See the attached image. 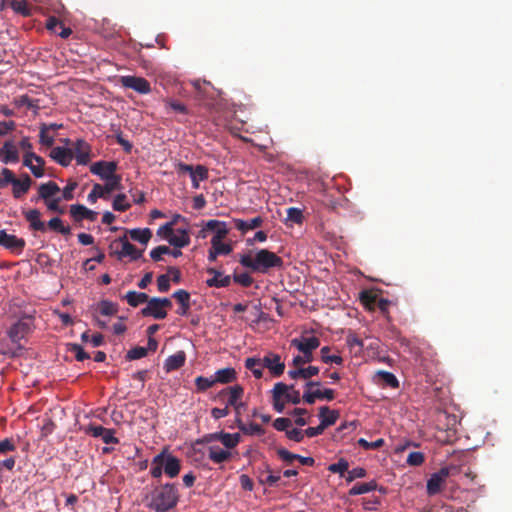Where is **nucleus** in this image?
<instances>
[{"label": "nucleus", "instance_id": "59", "mask_svg": "<svg viewBox=\"0 0 512 512\" xmlns=\"http://www.w3.org/2000/svg\"><path fill=\"white\" fill-rule=\"evenodd\" d=\"M77 182L70 181L62 190V195L60 196L62 200L70 201L74 198V190L77 188Z\"/></svg>", "mask_w": 512, "mask_h": 512}, {"label": "nucleus", "instance_id": "16", "mask_svg": "<svg viewBox=\"0 0 512 512\" xmlns=\"http://www.w3.org/2000/svg\"><path fill=\"white\" fill-rule=\"evenodd\" d=\"M261 366L268 368L276 377L281 376L285 369V364L281 361L280 356L274 353H269L261 359Z\"/></svg>", "mask_w": 512, "mask_h": 512}, {"label": "nucleus", "instance_id": "51", "mask_svg": "<svg viewBox=\"0 0 512 512\" xmlns=\"http://www.w3.org/2000/svg\"><path fill=\"white\" fill-rule=\"evenodd\" d=\"M425 461V455L422 452L414 451L409 453L406 463L409 466L417 467L421 466Z\"/></svg>", "mask_w": 512, "mask_h": 512}, {"label": "nucleus", "instance_id": "56", "mask_svg": "<svg viewBox=\"0 0 512 512\" xmlns=\"http://www.w3.org/2000/svg\"><path fill=\"white\" fill-rule=\"evenodd\" d=\"M15 179L14 173L8 168H2L0 174V188L6 187L8 184L13 183Z\"/></svg>", "mask_w": 512, "mask_h": 512}, {"label": "nucleus", "instance_id": "21", "mask_svg": "<svg viewBox=\"0 0 512 512\" xmlns=\"http://www.w3.org/2000/svg\"><path fill=\"white\" fill-rule=\"evenodd\" d=\"M23 216L25 220L29 223V227L31 230L39 231V232H46L47 226L46 224L41 221V213L37 209H30L27 211H23Z\"/></svg>", "mask_w": 512, "mask_h": 512}, {"label": "nucleus", "instance_id": "32", "mask_svg": "<svg viewBox=\"0 0 512 512\" xmlns=\"http://www.w3.org/2000/svg\"><path fill=\"white\" fill-rule=\"evenodd\" d=\"M186 357L184 352L180 351L174 355L169 356L164 363V368L167 372L181 368L185 363Z\"/></svg>", "mask_w": 512, "mask_h": 512}, {"label": "nucleus", "instance_id": "4", "mask_svg": "<svg viewBox=\"0 0 512 512\" xmlns=\"http://www.w3.org/2000/svg\"><path fill=\"white\" fill-rule=\"evenodd\" d=\"M110 249L112 254L117 256L118 260L129 257L131 261H135L142 256V251L137 250V248L128 241L126 236L114 240L110 245Z\"/></svg>", "mask_w": 512, "mask_h": 512}, {"label": "nucleus", "instance_id": "38", "mask_svg": "<svg viewBox=\"0 0 512 512\" xmlns=\"http://www.w3.org/2000/svg\"><path fill=\"white\" fill-rule=\"evenodd\" d=\"M376 488H377V483L374 480H372L370 482H366V483H357L349 490V495L356 496V495L366 494V493L376 490Z\"/></svg>", "mask_w": 512, "mask_h": 512}, {"label": "nucleus", "instance_id": "1", "mask_svg": "<svg viewBox=\"0 0 512 512\" xmlns=\"http://www.w3.org/2000/svg\"><path fill=\"white\" fill-rule=\"evenodd\" d=\"M239 263L253 272L266 274L271 269H280L283 259L268 249H255L241 254Z\"/></svg>", "mask_w": 512, "mask_h": 512}, {"label": "nucleus", "instance_id": "24", "mask_svg": "<svg viewBox=\"0 0 512 512\" xmlns=\"http://www.w3.org/2000/svg\"><path fill=\"white\" fill-rule=\"evenodd\" d=\"M50 157L61 166L67 167L73 159V152L71 149L58 146L52 149Z\"/></svg>", "mask_w": 512, "mask_h": 512}, {"label": "nucleus", "instance_id": "28", "mask_svg": "<svg viewBox=\"0 0 512 512\" xmlns=\"http://www.w3.org/2000/svg\"><path fill=\"white\" fill-rule=\"evenodd\" d=\"M231 457L229 450H225L219 446L212 445L208 447V458L215 464H221Z\"/></svg>", "mask_w": 512, "mask_h": 512}, {"label": "nucleus", "instance_id": "11", "mask_svg": "<svg viewBox=\"0 0 512 512\" xmlns=\"http://www.w3.org/2000/svg\"><path fill=\"white\" fill-rule=\"evenodd\" d=\"M25 240L18 238L16 235L8 234L6 230H0V246L10 250L13 253H22L25 247Z\"/></svg>", "mask_w": 512, "mask_h": 512}, {"label": "nucleus", "instance_id": "22", "mask_svg": "<svg viewBox=\"0 0 512 512\" xmlns=\"http://www.w3.org/2000/svg\"><path fill=\"white\" fill-rule=\"evenodd\" d=\"M70 214L73 219L77 222H80L84 219H88L90 221H95L97 218V212L88 209L86 206L82 204H73L70 206Z\"/></svg>", "mask_w": 512, "mask_h": 512}, {"label": "nucleus", "instance_id": "14", "mask_svg": "<svg viewBox=\"0 0 512 512\" xmlns=\"http://www.w3.org/2000/svg\"><path fill=\"white\" fill-rule=\"evenodd\" d=\"M206 228L213 232L211 243L223 241L229 233L227 223L220 220H208L206 222Z\"/></svg>", "mask_w": 512, "mask_h": 512}, {"label": "nucleus", "instance_id": "47", "mask_svg": "<svg viewBox=\"0 0 512 512\" xmlns=\"http://www.w3.org/2000/svg\"><path fill=\"white\" fill-rule=\"evenodd\" d=\"M286 221L295 223V224H301L303 222V212L301 209L296 207H290L286 211Z\"/></svg>", "mask_w": 512, "mask_h": 512}, {"label": "nucleus", "instance_id": "5", "mask_svg": "<svg viewBox=\"0 0 512 512\" xmlns=\"http://www.w3.org/2000/svg\"><path fill=\"white\" fill-rule=\"evenodd\" d=\"M34 328V318L31 315H25L10 327L8 336L13 343H18L30 334Z\"/></svg>", "mask_w": 512, "mask_h": 512}, {"label": "nucleus", "instance_id": "50", "mask_svg": "<svg viewBox=\"0 0 512 512\" xmlns=\"http://www.w3.org/2000/svg\"><path fill=\"white\" fill-rule=\"evenodd\" d=\"M164 103H165V107L167 110L171 109L180 114H184V115L188 114V108L184 104H182L176 100L165 99Z\"/></svg>", "mask_w": 512, "mask_h": 512}, {"label": "nucleus", "instance_id": "33", "mask_svg": "<svg viewBox=\"0 0 512 512\" xmlns=\"http://www.w3.org/2000/svg\"><path fill=\"white\" fill-rule=\"evenodd\" d=\"M215 383L227 384L236 379V371L232 367L219 369L214 373Z\"/></svg>", "mask_w": 512, "mask_h": 512}, {"label": "nucleus", "instance_id": "55", "mask_svg": "<svg viewBox=\"0 0 512 512\" xmlns=\"http://www.w3.org/2000/svg\"><path fill=\"white\" fill-rule=\"evenodd\" d=\"M61 201L62 198L60 196H56L54 198L44 201V203L47 207V210L63 214L64 209L60 207Z\"/></svg>", "mask_w": 512, "mask_h": 512}, {"label": "nucleus", "instance_id": "8", "mask_svg": "<svg viewBox=\"0 0 512 512\" xmlns=\"http://www.w3.org/2000/svg\"><path fill=\"white\" fill-rule=\"evenodd\" d=\"M119 82L124 88L132 89L139 94H148L151 92L149 81L143 77L131 75L121 76Z\"/></svg>", "mask_w": 512, "mask_h": 512}, {"label": "nucleus", "instance_id": "61", "mask_svg": "<svg viewBox=\"0 0 512 512\" xmlns=\"http://www.w3.org/2000/svg\"><path fill=\"white\" fill-rule=\"evenodd\" d=\"M147 355V349L145 347H134L130 349L127 353V358L130 360H137L145 357Z\"/></svg>", "mask_w": 512, "mask_h": 512}, {"label": "nucleus", "instance_id": "10", "mask_svg": "<svg viewBox=\"0 0 512 512\" xmlns=\"http://www.w3.org/2000/svg\"><path fill=\"white\" fill-rule=\"evenodd\" d=\"M449 475L450 469L448 467H443L439 471L433 473L427 480V494L429 496L438 494L444 486Z\"/></svg>", "mask_w": 512, "mask_h": 512}, {"label": "nucleus", "instance_id": "41", "mask_svg": "<svg viewBox=\"0 0 512 512\" xmlns=\"http://www.w3.org/2000/svg\"><path fill=\"white\" fill-rule=\"evenodd\" d=\"M190 178H191V181H192V187L194 189H198L199 188V181H203V180L208 178V170H207V168H205L202 165H197L195 167V172L192 173Z\"/></svg>", "mask_w": 512, "mask_h": 512}, {"label": "nucleus", "instance_id": "46", "mask_svg": "<svg viewBox=\"0 0 512 512\" xmlns=\"http://www.w3.org/2000/svg\"><path fill=\"white\" fill-rule=\"evenodd\" d=\"M211 248L219 256H227L233 251V246L230 243H225L224 241L211 243Z\"/></svg>", "mask_w": 512, "mask_h": 512}, {"label": "nucleus", "instance_id": "43", "mask_svg": "<svg viewBox=\"0 0 512 512\" xmlns=\"http://www.w3.org/2000/svg\"><path fill=\"white\" fill-rule=\"evenodd\" d=\"M320 202L324 207L330 210H336L340 206V199L333 197L325 191H323L321 195Z\"/></svg>", "mask_w": 512, "mask_h": 512}, {"label": "nucleus", "instance_id": "25", "mask_svg": "<svg viewBox=\"0 0 512 512\" xmlns=\"http://www.w3.org/2000/svg\"><path fill=\"white\" fill-rule=\"evenodd\" d=\"M38 198H41L43 201L49 200L58 196L61 189L54 181H49L46 183H41L38 186Z\"/></svg>", "mask_w": 512, "mask_h": 512}, {"label": "nucleus", "instance_id": "54", "mask_svg": "<svg viewBox=\"0 0 512 512\" xmlns=\"http://www.w3.org/2000/svg\"><path fill=\"white\" fill-rule=\"evenodd\" d=\"M215 384L214 377L207 378L203 376H198L195 379V385L199 391H205L211 388Z\"/></svg>", "mask_w": 512, "mask_h": 512}, {"label": "nucleus", "instance_id": "3", "mask_svg": "<svg viewBox=\"0 0 512 512\" xmlns=\"http://www.w3.org/2000/svg\"><path fill=\"white\" fill-rule=\"evenodd\" d=\"M178 491L173 484H164L156 488L151 497L150 507L156 512H167L176 506Z\"/></svg>", "mask_w": 512, "mask_h": 512}, {"label": "nucleus", "instance_id": "57", "mask_svg": "<svg viewBox=\"0 0 512 512\" xmlns=\"http://www.w3.org/2000/svg\"><path fill=\"white\" fill-rule=\"evenodd\" d=\"M233 280L235 283H237L243 287H250L253 283V278L246 272H243L240 274H234Z\"/></svg>", "mask_w": 512, "mask_h": 512}, {"label": "nucleus", "instance_id": "29", "mask_svg": "<svg viewBox=\"0 0 512 512\" xmlns=\"http://www.w3.org/2000/svg\"><path fill=\"white\" fill-rule=\"evenodd\" d=\"M339 413L336 410H331L327 406L319 409L320 424L326 429L336 423Z\"/></svg>", "mask_w": 512, "mask_h": 512}, {"label": "nucleus", "instance_id": "20", "mask_svg": "<svg viewBox=\"0 0 512 512\" xmlns=\"http://www.w3.org/2000/svg\"><path fill=\"white\" fill-rule=\"evenodd\" d=\"M33 181L28 174H23L21 178L14 179L12 183V194L15 199L22 198L31 188Z\"/></svg>", "mask_w": 512, "mask_h": 512}, {"label": "nucleus", "instance_id": "19", "mask_svg": "<svg viewBox=\"0 0 512 512\" xmlns=\"http://www.w3.org/2000/svg\"><path fill=\"white\" fill-rule=\"evenodd\" d=\"M23 165L28 167L35 177L40 178L44 176L45 161L37 154H34V156H27V154H24Z\"/></svg>", "mask_w": 512, "mask_h": 512}, {"label": "nucleus", "instance_id": "15", "mask_svg": "<svg viewBox=\"0 0 512 512\" xmlns=\"http://www.w3.org/2000/svg\"><path fill=\"white\" fill-rule=\"evenodd\" d=\"M143 317H152L154 319L162 320L167 317V312L161 308L158 302V297L149 298L147 305L141 309Z\"/></svg>", "mask_w": 512, "mask_h": 512}, {"label": "nucleus", "instance_id": "17", "mask_svg": "<svg viewBox=\"0 0 512 512\" xmlns=\"http://www.w3.org/2000/svg\"><path fill=\"white\" fill-rule=\"evenodd\" d=\"M0 161L4 164L17 163L19 161V151L13 141L4 142L0 149Z\"/></svg>", "mask_w": 512, "mask_h": 512}, {"label": "nucleus", "instance_id": "18", "mask_svg": "<svg viewBox=\"0 0 512 512\" xmlns=\"http://www.w3.org/2000/svg\"><path fill=\"white\" fill-rule=\"evenodd\" d=\"M206 272L212 275L211 278L206 280V285L208 287L224 288L228 287L231 283V277L229 275H224L221 271L215 268H207Z\"/></svg>", "mask_w": 512, "mask_h": 512}, {"label": "nucleus", "instance_id": "31", "mask_svg": "<svg viewBox=\"0 0 512 512\" xmlns=\"http://www.w3.org/2000/svg\"><path fill=\"white\" fill-rule=\"evenodd\" d=\"M215 440H219L226 448L232 449L236 447L240 441V435L238 433H225L220 432L213 435Z\"/></svg>", "mask_w": 512, "mask_h": 512}, {"label": "nucleus", "instance_id": "63", "mask_svg": "<svg viewBox=\"0 0 512 512\" xmlns=\"http://www.w3.org/2000/svg\"><path fill=\"white\" fill-rule=\"evenodd\" d=\"M170 253V248L164 245L157 246L150 252V256L154 261H160L162 256Z\"/></svg>", "mask_w": 512, "mask_h": 512}, {"label": "nucleus", "instance_id": "52", "mask_svg": "<svg viewBox=\"0 0 512 512\" xmlns=\"http://www.w3.org/2000/svg\"><path fill=\"white\" fill-rule=\"evenodd\" d=\"M377 374L388 386L391 388H398L399 381L393 373L388 371H379Z\"/></svg>", "mask_w": 512, "mask_h": 512}, {"label": "nucleus", "instance_id": "13", "mask_svg": "<svg viewBox=\"0 0 512 512\" xmlns=\"http://www.w3.org/2000/svg\"><path fill=\"white\" fill-rule=\"evenodd\" d=\"M290 345L295 347L299 352H313L320 346V339L316 336H300L293 338Z\"/></svg>", "mask_w": 512, "mask_h": 512}, {"label": "nucleus", "instance_id": "39", "mask_svg": "<svg viewBox=\"0 0 512 512\" xmlns=\"http://www.w3.org/2000/svg\"><path fill=\"white\" fill-rule=\"evenodd\" d=\"M10 6L15 13L21 16L29 17L32 15V7L26 0H13Z\"/></svg>", "mask_w": 512, "mask_h": 512}, {"label": "nucleus", "instance_id": "9", "mask_svg": "<svg viewBox=\"0 0 512 512\" xmlns=\"http://www.w3.org/2000/svg\"><path fill=\"white\" fill-rule=\"evenodd\" d=\"M121 187V183H117V181H105L104 185L94 184L91 192L88 194L87 199L92 204L95 203L98 198L108 199L109 194L115 190H120Z\"/></svg>", "mask_w": 512, "mask_h": 512}, {"label": "nucleus", "instance_id": "48", "mask_svg": "<svg viewBox=\"0 0 512 512\" xmlns=\"http://www.w3.org/2000/svg\"><path fill=\"white\" fill-rule=\"evenodd\" d=\"M349 468V463L346 459L341 458L338 462L330 464L328 470L332 473H337L340 476H344L347 473Z\"/></svg>", "mask_w": 512, "mask_h": 512}, {"label": "nucleus", "instance_id": "64", "mask_svg": "<svg viewBox=\"0 0 512 512\" xmlns=\"http://www.w3.org/2000/svg\"><path fill=\"white\" fill-rule=\"evenodd\" d=\"M157 287L159 292L165 293L170 289V277L167 274H162L157 278Z\"/></svg>", "mask_w": 512, "mask_h": 512}, {"label": "nucleus", "instance_id": "34", "mask_svg": "<svg viewBox=\"0 0 512 512\" xmlns=\"http://www.w3.org/2000/svg\"><path fill=\"white\" fill-rule=\"evenodd\" d=\"M47 230H51L53 232L59 233L61 235L67 236L71 234V228L69 225H65L61 218L53 217L51 218L47 224Z\"/></svg>", "mask_w": 512, "mask_h": 512}, {"label": "nucleus", "instance_id": "45", "mask_svg": "<svg viewBox=\"0 0 512 512\" xmlns=\"http://www.w3.org/2000/svg\"><path fill=\"white\" fill-rule=\"evenodd\" d=\"M54 136L49 134L46 130V123L41 124L39 133V143L46 147H52L54 144Z\"/></svg>", "mask_w": 512, "mask_h": 512}, {"label": "nucleus", "instance_id": "40", "mask_svg": "<svg viewBox=\"0 0 512 512\" xmlns=\"http://www.w3.org/2000/svg\"><path fill=\"white\" fill-rule=\"evenodd\" d=\"M245 367L250 370L253 376L257 379L263 376V366H261V359L250 357L245 360Z\"/></svg>", "mask_w": 512, "mask_h": 512}, {"label": "nucleus", "instance_id": "26", "mask_svg": "<svg viewBox=\"0 0 512 512\" xmlns=\"http://www.w3.org/2000/svg\"><path fill=\"white\" fill-rule=\"evenodd\" d=\"M286 391H287L286 384L283 382L276 383L272 390L273 407L279 413L283 412V410L285 408V402L283 401V396Z\"/></svg>", "mask_w": 512, "mask_h": 512}, {"label": "nucleus", "instance_id": "35", "mask_svg": "<svg viewBox=\"0 0 512 512\" xmlns=\"http://www.w3.org/2000/svg\"><path fill=\"white\" fill-rule=\"evenodd\" d=\"M331 348L324 346L320 350V359L325 364H335L341 366L344 362L343 358L338 354H331Z\"/></svg>", "mask_w": 512, "mask_h": 512}, {"label": "nucleus", "instance_id": "30", "mask_svg": "<svg viewBox=\"0 0 512 512\" xmlns=\"http://www.w3.org/2000/svg\"><path fill=\"white\" fill-rule=\"evenodd\" d=\"M233 223L237 230L241 231L242 233H246L249 230L261 227L263 224V218L257 216L248 221L242 219H233Z\"/></svg>", "mask_w": 512, "mask_h": 512}, {"label": "nucleus", "instance_id": "12", "mask_svg": "<svg viewBox=\"0 0 512 512\" xmlns=\"http://www.w3.org/2000/svg\"><path fill=\"white\" fill-rule=\"evenodd\" d=\"M78 165H87L91 159V146L84 139H77L72 147Z\"/></svg>", "mask_w": 512, "mask_h": 512}, {"label": "nucleus", "instance_id": "6", "mask_svg": "<svg viewBox=\"0 0 512 512\" xmlns=\"http://www.w3.org/2000/svg\"><path fill=\"white\" fill-rule=\"evenodd\" d=\"M117 170V163L114 161H98L90 166V172L99 176L102 180L113 182L117 179V183H121V176L115 174Z\"/></svg>", "mask_w": 512, "mask_h": 512}, {"label": "nucleus", "instance_id": "42", "mask_svg": "<svg viewBox=\"0 0 512 512\" xmlns=\"http://www.w3.org/2000/svg\"><path fill=\"white\" fill-rule=\"evenodd\" d=\"M98 310L103 316H112L117 313L118 306L113 302L103 300L99 303Z\"/></svg>", "mask_w": 512, "mask_h": 512}, {"label": "nucleus", "instance_id": "60", "mask_svg": "<svg viewBox=\"0 0 512 512\" xmlns=\"http://www.w3.org/2000/svg\"><path fill=\"white\" fill-rule=\"evenodd\" d=\"M366 476V470L362 467H356L347 471L346 481L352 482L355 479L364 478Z\"/></svg>", "mask_w": 512, "mask_h": 512}, {"label": "nucleus", "instance_id": "2", "mask_svg": "<svg viewBox=\"0 0 512 512\" xmlns=\"http://www.w3.org/2000/svg\"><path fill=\"white\" fill-rule=\"evenodd\" d=\"M180 469V460L172 454L162 451L153 457L150 474L153 478H160L163 473L174 478L179 474Z\"/></svg>", "mask_w": 512, "mask_h": 512}, {"label": "nucleus", "instance_id": "44", "mask_svg": "<svg viewBox=\"0 0 512 512\" xmlns=\"http://www.w3.org/2000/svg\"><path fill=\"white\" fill-rule=\"evenodd\" d=\"M130 203L127 201L125 194H118L115 196L112 207L115 211L124 212L130 208Z\"/></svg>", "mask_w": 512, "mask_h": 512}, {"label": "nucleus", "instance_id": "53", "mask_svg": "<svg viewBox=\"0 0 512 512\" xmlns=\"http://www.w3.org/2000/svg\"><path fill=\"white\" fill-rule=\"evenodd\" d=\"M172 297L182 306H191L190 305V294L184 289H179L175 291Z\"/></svg>", "mask_w": 512, "mask_h": 512}, {"label": "nucleus", "instance_id": "62", "mask_svg": "<svg viewBox=\"0 0 512 512\" xmlns=\"http://www.w3.org/2000/svg\"><path fill=\"white\" fill-rule=\"evenodd\" d=\"M292 422L289 418L280 417L275 419L273 422V427L278 431H285L287 433V430L291 427Z\"/></svg>", "mask_w": 512, "mask_h": 512}, {"label": "nucleus", "instance_id": "37", "mask_svg": "<svg viewBox=\"0 0 512 512\" xmlns=\"http://www.w3.org/2000/svg\"><path fill=\"white\" fill-rule=\"evenodd\" d=\"M129 235L132 240L146 245L152 237V232L149 228H137L129 230Z\"/></svg>", "mask_w": 512, "mask_h": 512}, {"label": "nucleus", "instance_id": "23", "mask_svg": "<svg viewBox=\"0 0 512 512\" xmlns=\"http://www.w3.org/2000/svg\"><path fill=\"white\" fill-rule=\"evenodd\" d=\"M227 393L229 395L227 405L232 406L235 408V410L238 411V409L243 406V403L240 401L244 390L242 386L240 385H234L231 387H228L224 390H222L221 394Z\"/></svg>", "mask_w": 512, "mask_h": 512}, {"label": "nucleus", "instance_id": "36", "mask_svg": "<svg viewBox=\"0 0 512 512\" xmlns=\"http://www.w3.org/2000/svg\"><path fill=\"white\" fill-rule=\"evenodd\" d=\"M124 299L132 307H137L140 304L147 303L149 296L144 292L128 291Z\"/></svg>", "mask_w": 512, "mask_h": 512}, {"label": "nucleus", "instance_id": "49", "mask_svg": "<svg viewBox=\"0 0 512 512\" xmlns=\"http://www.w3.org/2000/svg\"><path fill=\"white\" fill-rule=\"evenodd\" d=\"M286 389L287 391L284 393L283 398L292 404H299L301 401L300 392L294 389V385L289 386L286 384Z\"/></svg>", "mask_w": 512, "mask_h": 512}, {"label": "nucleus", "instance_id": "27", "mask_svg": "<svg viewBox=\"0 0 512 512\" xmlns=\"http://www.w3.org/2000/svg\"><path fill=\"white\" fill-rule=\"evenodd\" d=\"M190 243L189 231L187 228H179L174 230L171 238L169 239V244L176 248H183L188 246Z\"/></svg>", "mask_w": 512, "mask_h": 512}, {"label": "nucleus", "instance_id": "58", "mask_svg": "<svg viewBox=\"0 0 512 512\" xmlns=\"http://www.w3.org/2000/svg\"><path fill=\"white\" fill-rule=\"evenodd\" d=\"M358 444H359V446H361L362 448H364L366 450H375V449H378L381 446H383L384 440L382 438H380L373 442H369L364 438H360L358 440Z\"/></svg>", "mask_w": 512, "mask_h": 512}, {"label": "nucleus", "instance_id": "7", "mask_svg": "<svg viewBox=\"0 0 512 512\" xmlns=\"http://www.w3.org/2000/svg\"><path fill=\"white\" fill-rule=\"evenodd\" d=\"M320 384L321 383L319 381L306 382L305 387L307 388V390L304 392L302 396L304 402H306L307 404H314L317 399L332 401L335 398V392L332 389L326 388L323 390H311L312 387H319Z\"/></svg>", "mask_w": 512, "mask_h": 512}]
</instances>
